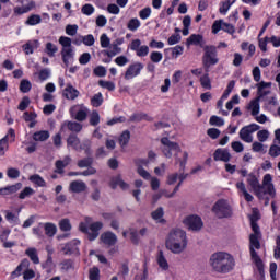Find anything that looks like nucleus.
Returning a JSON list of instances; mask_svg holds the SVG:
<instances>
[{
	"instance_id": "nucleus-41",
	"label": "nucleus",
	"mask_w": 280,
	"mask_h": 280,
	"mask_svg": "<svg viewBox=\"0 0 280 280\" xmlns=\"http://www.w3.org/2000/svg\"><path fill=\"white\" fill-rule=\"evenodd\" d=\"M140 27L141 21H139V19L137 18L129 20V22L127 23V28H129L130 32H137Z\"/></svg>"
},
{
	"instance_id": "nucleus-8",
	"label": "nucleus",
	"mask_w": 280,
	"mask_h": 280,
	"mask_svg": "<svg viewBox=\"0 0 280 280\" xmlns=\"http://www.w3.org/2000/svg\"><path fill=\"white\" fill-rule=\"evenodd\" d=\"M9 141L10 143H14V141H16V132L13 128H10L8 133L2 139H0V156L5 155V150L10 148Z\"/></svg>"
},
{
	"instance_id": "nucleus-17",
	"label": "nucleus",
	"mask_w": 280,
	"mask_h": 280,
	"mask_svg": "<svg viewBox=\"0 0 280 280\" xmlns=\"http://www.w3.org/2000/svg\"><path fill=\"white\" fill-rule=\"evenodd\" d=\"M30 268V260L27 258H24L21 260V262L18 265L14 271L11 272V279H19L21 275H23V270H26Z\"/></svg>"
},
{
	"instance_id": "nucleus-15",
	"label": "nucleus",
	"mask_w": 280,
	"mask_h": 280,
	"mask_svg": "<svg viewBox=\"0 0 280 280\" xmlns=\"http://www.w3.org/2000/svg\"><path fill=\"white\" fill-rule=\"evenodd\" d=\"M62 97L66 100H78L80 97V91L73 86L71 83H67L66 88L62 91Z\"/></svg>"
},
{
	"instance_id": "nucleus-60",
	"label": "nucleus",
	"mask_w": 280,
	"mask_h": 280,
	"mask_svg": "<svg viewBox=\"0 0 280 280\" xmlns=\"http://www.w3.org/2000/svg\"><path fill=\"white\" fill-rule=\"evenodd\" d=\"M269 156H272V159L280 156V147L277 144H271L269 148Z\"/></svg>"
},
{
	"instance_id": "nucleus-19",
	"label": "nucleus",
	"mask_w": 280,
	"mask_h": 280,
	"mask_svg": "<svg viewBox=\"0 0 280 280\" xmlns=\"http://www.w3.org/2000/svg\"><path fill=\"white\" fill-rule=\"evenodd\" d=\"M34 8H36V2L32 0L24 7H15L13 9V14L14 16H22V14H27V12H32Z\"/></svg>"
},
{
	"instance_id": "nucleus-7",
	"label": "nucleus",
	"mask_w": 280,
	"mask_h": 280,
	"mask_svg": "<svg viewBox=\"0 0 280 280\" xmlns=\"http://www.w3.org/2000/svg\"><path fill=\"white\" fill-rule=\"evenodd\" d=\"M260 126L253 122L250 125L244 126L241 128L238 136L242 141L245 143H253V132H257L259 130Z\"/></svg>"
},
{
	"instance_id": "nucleus-52",
	"label": "nucleus",
	"mask_w": 280,
	"mask_h": 280,
	"mask_svg": "<svg viewBox=\"0 0 280 280\" xmlns=\"http://www.w3.org/2000/svg\"><path fill=\"white\" fill-rule=\"evenodd\" d=\"M90 126H100V112L93 110L90 115Z\"/></svg>"
},
{
	"instance_id": "nucleus-54",
	"label": "nucleus",
	"mask_w": 280,
	"mask_h": 280,
	"mask_svg": "<svg viewBox=\"0 0 280 280\" xmlns=\"http://www.w3.org/2000/svg\"><path fill=\"white\" fill-rule=\"evenodd\" d=\"M30 196H34V190L32 189V187H25V188L19 194L20 200H25V198H27V197H30Z\"/></svg>"
},
{
	"instance_id": "nucleus-57",
	"label": "nucleus",
	"mask_w": 280,
	"mask_h": 280,
	"mask_svg": "<svg viewBox=\"0 0 280 280\" xmlns=\"http://www.w3.org/2000/svg\"><path fill=\"white\" fill-rule=\"evenodd\" d=\"M66 34L68 36H75L78 34V24H68L66 26Z\"/></svg>"
},
{
	"instance_id": "nucleus-6",
	"label": "nucleus",
	"mask_w": 280,
	"mask_h": 280,
	"mask_svg": "<svg viewBox=\"0 0 280 280\" xmlns=\"http://www.w3.org/2000/svg\"><path fill=\"white\" fill-rule=\"evenodd\" d=\"M212 213H214L219 220H223L224 218H231L233 215V208H231V205H229V201L225 199H219L212 207Z\"/></svg>"
},
{
	"instance_id": "nucleus-43",
	"label": "nucleus",
	"mask_w": 280,
	"mask_h": 280,
	"mask_svg": "<svg viewBox=\"0 0 280 280\" xmlns=\"http://www.w3.org/2000/svg\"><path fill=\"white\" fill-rule=\"evenodd\" d=\"M73 56V49L71 47L63 48L61 51L62 62L69 65V58Z\"/></svg>"
},
{
	"instance_id": "nucleus-56",
	"label": "nucleus",
	"mask_w": 280,
	"mask_h": 280,
	"mask_svg": "<svg viewBox=\"0 0 280 280\" xmlns=\"http://www.w3.org/2000/svg\"><path fill=\"white\" fill-rule=\"evenodd\" d=\"M210 126H219L222 127L224 125V119H222L220 116H211L209 120Z\"/></svg>"
},
{
	"instance_id": "nucleus-35",
	"label": "nucleus",
	"mask_w": 280,
	"mask_h": 280,
	"mask_svg": "<svg viewBox=\"0 0 280 280\" xmlns=\"http://www.w3.org/2000/svg\"><path fill=\"white\" fill-rule=\"evenodd\" d=\"M118 142L121 148H126L130 143V130L122 131L118 138Z\"/></svg>"
},
{
	"instance_id": "nucleus-27",
	"label": "nucleus",
	"mask_w": 280,
	"mask_h": 280,
	"mask_svg": "<svg viewBox=\"0 0 280 280\" xmlns=\"http://www.w3.org/2000/svg\"><path fill=\"white\" fill-rule=\"evenodd\" d=\"M156 261L161 270H170V262H167V258H165L163 250L158 252Z\"/></svg>"
},
{
	"instance_id": "nucleus-23",
	"label": "nucleus",
	"mask_w": 280,
	"mask_h": 280,
	"mask_svg": "<svg viewBox=\"0 0 280 280\" xmlns=\"http://www.w3.org/2000/svg\"><path fill=\"white\" fill-rule=\"evenodd\" d=\"M101 242L107 246H115L117 244V235L113 232H104L101 235Z\"/></svg>"
},
{
	"instance_id": "nucleus-39",
	"label": "nucleus",
	"mask_w": 280,
	"mask_h": 280,
	"mask_svg": "<svg viewBox=\"0 0 280 280\" xmlns=\"http://www.w3.org/2000/svg\"><path fill=\"white\" fill-rule=\"evenodd\" d=\"M33 139L34 141H47V139H49V131L47 130L36 131L33 135Z\"/></svg>"
},
{
	"instance_id": "nucleus-45",
	"label": "nucleus",
	"mask_w": 280,
	"mask_h": 280,
	"mask_svg": "<svg viewBox=\"0 0 280 280\" xmlns=\"http://www.w3.org/2000/svg\"><path fill=\"white\" fill-rule=\"evenodd\" d=\"M86 117H89V109H79L74 116L77 121H86Z\"/></svg>"
},
{
	"instance_id": "nucleus-40",
	"label": "nucleus",
	"mask_w": 280,
	"mask_h": 280,
	"mask_svg": "<svg viewBox=\"0 0 280 280\" xmlns=\"http://www.w3.org/2000/svg\"><path fill=\"white\" fill-rule=\"evenodd\" d=\"M78 167L81 170L84 167H91L93 165V158L91 155H88L86 158L79 160L77 162Z\"/></svg>"
},
{
	"instance_id": "nucleus-3",
	"label": "nucleus",
	"mask_w": 280,
	"mask_h": 280,
	"mask_svg": "<svg viewBox=\"0 0 280 280\" xmlns=\"http://www.w3.org/2000/svg\"><path fill=\"white\" fill-rule=\"evenodd\" d=\"M165 246L174 255H180L187 248V233L180 229L172 230L166 238Z\"/></svg>"
},
{
	"instance_id": "nucleus-53",
	"label": "nucleus",
	"mask_w": 280,
	"mask_h": 280,
	"mask_svg": "<svg viewBox=\"0 0 280 280\" xmlns=\"http://www.w3.org/2000/svg\"><path fill=\"white\" fill-rule=\"evenodd\" d=\"M98 86H102V89H107V91H115V82L113 81H98Z\"/></svg>"
},
{
	"instance_id": "nucleus-5",
	"label": "nucleus",
	"mask_w": 280,
	"mask_h": 280,
	"mask_svg": "<svg viewBox=\"0 0 280 280\" xmlns=\"http://www.w3.org/2000/svg\"><path fill=\"white\" fill-rule=\"evenodd\" d=\"M102 229H104V223H102V221L93 222L90 226L86 225L85 222L79 224V231L88 235L89 242H95V240L100 237V231H102Z\"/></svg>"
},
{
	"instance_id": "nucleus-37",
	"label": "nucleus",
	"mask_w": 280,
	"mask_h": 280,
	"mask_svg": "<svg viewBox=\"0 0 280 280\" xmlns=\"http://www.w3.org/2000/svg\"><path fill=\"white\" fill-rule=\"evenodd\" d=\"M249 108L252 109L253 117H257V115H259V110H260L259 97H256L253 101H250Z\"/></svg>"
},
{
	"instance_id": "nucleus-51",
	"label": "nucleus",
	"mask_w": 280,
	"mask_h": 280,
	"mask_svg": "<svg viewBox=\"0 0 280 280\" xmlns=\"http://www.w3.org/2000/svg\"><path fill=\"white\" fill-rule=\"evenodd\" d=\"M100 267H92L89 269V280H100Z\"/></svg>"
},
{
	"instance_id": "nucleus-47",
	"label": "nucleus",
	"mask_w": 280,
	"mask_h": 280,
	"mask_svg": "<svg viewBox=\"0 0 280 280\" xmlns=\"http://www.w3.org/2000/svg\"><path fill=\"white\" fill-rule=\"evenodd\" d=\"M7 176L12 180H16V178L21 176V171H19V168L10 167L7 170Z\"/></svg>"
},
{
	"instance_id": "nucleus-22",
	"label": "nucleus",
	"mask_w": 280,
	"mask_h": 280,
	"mask_svg": "<svg viewBox=\"0 0 280 280\" xmlns=\"http://www.w3.org/2000/svg\"><path fill=\"white\" fill-rule=\"evenodd\" d=\"M117 186H119L120 189H122L124 191H126V189L130 188V185L128 183L124 182V179L121 178V175L116 176L109 183V187L112 189H117Z\"/></svg>"
},
{
	"instance_id": "nucleus-12",
	"label": "nucleus",
	"mask_w": 280,
	"mask_h": 280,
	"mask_svg": "<svg viewBox=\"0 0 280 280\" xmlns=\"http://www.w3.org/2000/svg\"><path fill=\"white\" fill-rule=\"evenodd\" d=\"M131 51H136L139 58H145L150 54V47L148 45L141 46V39H133L130 44Z\"/></svg>"
},
{
	"instance_id": "nucleus-29",
	"label": "nucleus",
	"mask_w": 280,
	"mask_h": 280,
	"mask_svg": "<svg viewBox=\"0 0 280 280\" xmlns=\"http://www.w3.org/2000/svg\"><path fill=\"white\" fill-rule=\"evenodd\" d=\"M236 189H238V191H241V194H243L246 202H253L254 197H253V195H250V192H248V190H246V184H244V182H237Z\"/></svg>"
},
{
	"instance_id": "nucleus-24",
	"label": "nucleus",
	"mask_w": 280,
	"mask_h": 280,
	"mask_svg": "<svg viewBox=\"0 0 280 280\" xmlns=\"http://www.w3.org/2000/svg\"><path fill=\"white\" fill-rule=\"evenodd\" d=\"M69 189L72 194H82V191H86V184L82 180H73L70 183Z\"/></svg>"
},
{
	"instance_id": "nucleus-55",
	"label": "nucleus",
	"mask_w": 280,
	"mask_h": 280,
	"mask_svg": "<svg viewBox=\"0 0 280 280\" xmlns=\"http://www.w3.org/2000/svg\"><path fill=\"white\" fill-rule=\"evenodd\" d=\"M268 137H270V132L266 129L259 130L257 132V139H258V141H260V143L268 141Z\"/></svg>"
},
{
	"instance_id": "nucleus-34",
	"label": "nucleus",
	"mask_w": 280,
	"mask_h": 280,
	"mask_svg": "<svg viewBox=\"0 0 280 280\" xmlns=\"http://www.w3.org/2000/svg\"><path fill=\"white\" fill-rule=\"evenodd\" d=\"M43 23V18L38 14H31L25 21V25L34 27L35 25H40Z\"/></svg>"
},
{
	"instance_id": "nucleus-10",
	"label": "nucleus",
	"mask_w": 280,
	"mask_h": 280,
	"mask_svg": "<svg viewBox=\"0 0 280 280\" xmlns=\"http://www.w3.org/2000/svg\"><path fill=\"white\" fill-rule=\"evenodd\" d=\"M184 224H186V226H188L190 231H200L202 226H205V223L202 222V218L196 214H191L187 217L184 220Z\"/></svg>"
},
{
	"instance_id": "nucleus-1",
	"label": "nucleus",
	"mask_w": 280,
	"mask_h": 280,
	"mask_svg": "<svg viewBox=\"0 0 280 280\" xmlns=\"http://www.w3.org/2000/svg\"><path fill=\"white\" fill-rule=\"evenodd\" d=\"M161 144L163 145L162 152L164 154V156H166V159H172L173 153L172 152H176L175 156H178V153L182 152L180 150V144H178L177 142H172L170 140V138L167 137H163L161 138ZM189 159V153H187V151H184L183 153V159L180 158H176L175 159V163L179 164V175H178V179L180 183V185H183V183L185 182V179L189 176V174H185V167L187 166V160Z\"/></svg>"
},
{
	"instance_id": "nucleus-28",
	"label": "nucleus",
	"mask_w": 280,
	"mask_h": 280,
	"mask_svg": "<svg viewBox=\"0 0 280 280\" xmlns=\"http://www.w3.org/2000/svg\"><path fill=\"white\" fill-rule=\"evenodd\" d=\"M67 145L68 148H73L78 152L80 148V138L77 133H70L67 138Z\"/></svg>"
},
{
	"instance_id": "nucleus-31",
	"label": "nucleus",
	"mask_w": 280,
	"mask_h": 280,
	"mask_svg": "<svg viewBox=\"0 0 280 280\" xmlns=\"http://www.w3.org/2000/svg\"><path fill=\"white\" fill-rule=\"evenodd\" d=\"M163 215H165L163 207H159L155 211L151 213V218L160 222V224H165L167 222L165 219H163Z\"/></svg>"
},
{
	"instance_id": "nucleus-14",
	"label": "nucleus",
	"mask_w": 280,
	"mask_h": 280,
	"mask_svg": "<svg viewBox=\"0 0 280 280\" xmlns=\"http://www.w3.org/2000/svg\"><path fill=\"white\" fill-rule=\"evenodd\" d=\"M262 187H266V190L262 189L264 196L268 194L271 198L277 196V190L275 189V184H272V175L266 174L262 178Z\"/></svg>"
},
{
	"instance_id": "nucleus-2",
	"label": "nucleus",
	"mask_w": 280,
	"mask_h": 280,
	"mask_svg": "<svg viewBox=\"0 0 280 280\" xmlns=\"http://www.w3.org/2000/svg\"><path fill=\"white\" fill-rule=\"evenodd\" d=\"M212 272L217 275H229L235 269V258L226 252H215L209 259Z\"/></svg>"
},
{
	"instance_id": "nucleus-13",
	"label": "nucleus",
	"mask_w": 280,
	"mask_h": 280,
	"mask_svg": "<svg viewBox=\"0 0 280 280\" xmlns=\"http://www.w3.org/2000/svg\"><path fill=\"white\" fill-rule=\"evenodd\" d=\"M143 63L141 62H135L129 65L125 72V80H132L133 78H137V75H141V71H143Z\"/></svg>"
},
{
	"instance_id": "nucleus-18",
	"label": "nucleus",
	"mask_w": 280,
	"mask_h": 280,
	"mask_svg": "<svg viewBox=\"0 0 280 280\" xmlns=\"http://www.w3.org/2000/svg\"><path fill=\"white\" fill-rule=\"evenodd\" d=\"M30 268V260L27 258H24L21 260V262L18 265L14 271L11 272V279H19L21 275H23V270H26Z\"/></svg>"
},
{
	"instance_id": "nucleus-46",
	"label": "nucleus",
	"mask_w": 280,
	"mask_h": 280,
	"mask_svg": "<svg viewBox=\"0 0 280 280\" xmlns=\"http://www.w3.org/2000/svg\"><path fill=\"white\" fill-rule=\"evenodd\" d=\"M59 229L65 233L71 231V221L69 219H62L59 221Z\"/></svg>"
},
{
	"instance_id": "nucleus-30",
	"label": "nucleus",
	"mask_w": 280,
	"mask_h": 280,
	"mask_svg": "<svg viewBox=\"0 0 280 280\" xmlns=\"http://www.w3.org/2000/svg\"><path fill=\"white\" fill-rule=\"evenodd\" d=\"M25 255L31 259V261L35 265L40 264V258L38 257V250L34 247H28L25 250Z\"/></svg>"
},
{
	"instance_id": "nucleus-49",
	"label": "nucleus",
	"mask_w": 280,
	"mask_h": 280,
	"mask_svg": "<svg viewBox=\"0 0 280 280\" xmlns=\"http://www.w3.org/2000/svg\"><path fill=\"white\" fill-rule=\"evenodd\" d=\"M46 51L50 58H54V56H56L58 52V46L54 45L51 42H48L46 44Z\"/></svg>"
},
{
	"instance_id": "nucleus-59",
	"label": "nucleus",
	"mask_w": 280,
	"mask_h": 280,
	"mask_svg": "<svg viewBox=\"0 0 280 280\" xmlns=\"http://www.w3.org/2000/svg\"><path fill=\"white\" fill-rule=\"evenodd\" d=\"M83 45H85L86 47H93V45H95V37L93 36V34L83 36Z\"/></svg>"
},
{
	"instance_id": "nucleus-44",
	"label": "nucleus",
	"mask_w": 280,
	"mask_h": 280,
	"mask_svg": "<svg viewBox=\"0 0 280 280\" xmlns=\"http://www.w3.org/2000/svg\"><path fill=\"white\" fill-rule=\"evenodd\" d=\"M20 91L21 93H30L32 91V82L27 79H23L20 82Z\"/></svg>"
},
{
	"instance_id": "nucleus-36",
	"label": "nucleus",
	"mask_w": 280,
	"mask_h": 280,
	"mask_svg": "<svg viewBox=\"0 0 280 280\" xmlns=\"http://www.w3.org/2000/svg\"><path fill=\"white\" fill-rule=\"evenodd\" d=\"M102 104H104V96L102 95L101 92L94 94V96L91 98V105L94 108H100V106H102Z\"/></svg>"
},
{
	"instance_id": "nucleus-16",
	"label": "nucleus",
	"mask_w": 280,
	"mask_h": 280,
	"mask_svg": "<svg viewBox=\"0 0 280 280\" xmlns=\"http://www.w3.org/2000/svg\"><path fill=\"white\" fill-rule=\"evenodd\" d=\"M214 161H222L223 163H229L231 161V153L228 149L219 148L213 153Z\"/></svg>"
},
{
	"instance_id": "nucleus-62",
	"label": "nucleus",
	"mask_w": 280,
	"mask_h": 280,
	"mask_svg": "<svg viewBox=\"0 0 280 280\" xmlns=\"http://www.w3.org/2000/svg\"><path fill=\"white\" fill-rule=\"evenodd\" d=\"M224 20H217L212 24V34H218L223 27Z\"/></svg>"
},
{
	"instance_id": "nucleus-25",
	"label": "nucleus",
	"mask_w": 280,
	"mask_h": 280,
	"mask_svg": "<svg viewBox=\"0 0 280 280\" xmlns=\"http://www.w3.org/2000/svg\"><path fill=\"white\" fill-rule=\"evenodd\" d=\"M39 226L44 228L47 237H54L58 233V228L51 222L39 223Z\"/></svg>"
},
{
	"instance_id": "nucleus-26",
	"label": "nucleus",
	"mask_w": 280,
	"mask_h": 280,
	"mask_svg": "<svg viewBox=\"0 0 280 280\" xmlns=\"http://www.w3.org/2000/svg\"><path fill=\"white\" fill-rule=\"evenodd\" d=\"M202 43H205V37L200 34H192L186 40L187 45H196V46L199 45L205 49V46H202Z\"/></svg>"
},
{
	"instance_id": "nucleus-58",
	"label": "nucleus",
	"mask_w": 280,
	"mask_h": 280,
	"mask_svg": "<svg viewBox=\"0 0 280 280\" xmlns=\"http://www.w3.org/2000/svg\"><path fill=\"white\" fill-rule=\"evenodd\" d=\"M151 62L159 63L161 60H163V52L161 51H152L150 55Z\"/></svg>"
},
{
	"instance_id": "nucleus-9",
	"label": "nucleus",
	"mask_w": 280,
	"mask_h": 280,
	"mask_svg": "<svg viewBox=\"0 0 280 280\" xmlns=\"http://www.w3.org/2000/svg\"><path fill=\"white\" fill-rule=\"evenodd\" d=\"M247 184L249 185V187H252V189L254 190V194L257 196V198L259 200H261V198H264V186H261L259 184V179L257 178V176L253 173H250L247 177Z\"/></svg>"
},
{
	"instance_id": "nucleus-64",
	"label": "nucleus",
	"mask_w": 280,
	"mask_h": 280,
	"mask_svg": "<svg viewBox=\"0 0 280 280\" xmlns=\"http://www.w3.org/2000/svg\"><path fill=\"white\" fill-rule=\"evenodd\" d=\"M180 34H173L168 37L167 43L168 45H178L180 43Z\"/></svg>"
},
{
	"instance_id": "nucleus-61",
	"label": "nucleus",
	"mask_w": 280,
	"mask_h": 280,
	"mask_svg": "<svg viewBox=\"0 0 280 280\" xmlns=\"http://www.w3.org/2000/svg\"><path fill=\"white\" fill-rule=\"evenodd\" d=\"M82 14H85V16H91L93 12H95V7L93 4H84L81 9Z\"/></svg>"
},
{
	"instance_id": "nucleus-33",
	"label": "nucleus",
	"mask_w": 280,
	"mask_h": 280,
	"mask_svg": "<svg viewBox=\"0 0 280 280\" xmlns=\"http://www.w3.org/2000/svg\"><path fill=\"white\" fill-rule=\"evenodd\" d=\"M23 187V184L21 183H16L14 185L11 186H7L4 188H0V195L1 194H16V191H19L21 188Z\"/></svg>"
},
{
	"instance_id": "nucleus-32",
	"label": "nucleus",
	"mask_w": 280,
	"mask_h": 280,
	"mask_svg": "<svg viewBox=\"0 0 280 280\" xmlns=\"http://www.w3.org/2000/svg\"><path fill=\"white\" fill-rule=\"evenodd\" d=\"M91 145H92L91 140L84 139L82 141V143L79 144V150H77V152H82V150H83V152L86 156H91V154H93V152L91 151Z\"/></svg>"
},
{
	"instance_id": "nucleus-20",
	"label": "nucleus",
	"mask_w": 280,
	"mask_h": 280,
	"mask_svg": "<svg viewBox=\"0 0 280 280\" xmlns=\"http://www.w3.org/2000/svg\"><path fill=\"white\" fill-rule=\"evenodd\" d=\"M68 165H71V156L66 155L63 160H57L55 162V174H65V167H68Z\"/></svg>"
},
{
	"instance_id": "nucleus-38",
	"label": "nucleus",
	"mask_w": 280,
	"mask_h": 280,
	"mask_svg": "<svg viewBox=\"0 0 280 280\" xmlns=\"http://www.w3.org/2000/svg\"><path fill=\"white\" fill-rule=\"evenodd\" d=\"M30 180L34 183V185H37V187H47V182L38 174L32 175Z\"/></svg>"
},
{
	"instance_id": "nucleus-11",
	"label": "nucleus",
	"mask_w": 280,
	"mask_h": 280,
	"mask_svg": "<svg viewBox=\"0 0 280 280\" xmlns=\"http://www.w3.org/2000/svg\"><path fill=\"white\" fill-rule=\"evenodd\" d=\"M259 237L260 236H258L257 234L249 235V253H250L252 260L261 259V257H259V254H257V250L261 248V243L259 242Z\"/></svg>"
},
{
	"instance_id": "nucleus-42",
	"label": "nucleus",
	"mask_w": 280,
	"mask_h": 280,
	"mask_svg": "<svg viewBox=\"0 0 280 280\" xmlns=\"http://www.w3.org/2000/svg\"><path fill=\"white\" fill-rule=\"evenodd\" d=\"M200 84H201L202 89H207L208 91H211V78H209V72H206L200 78Z\"/></svg>"
},
{
	"instance_id": "nucleus-21",
	"label": "nucleus",
	"mask_w": 280,
	"mask_h": 280,
	"mask_svg": "<svg viewBox=\"0 0 280 280\" xmlns=\"http://www.w3.org/2000/svg\"><path fill=\"white\" fill-rule=\"evenodd\" d=\"M70 130V132H82V124L80 122H75V121H71V120H66L62 122L61 125V130Z\"/></svg>"
},
{
	"instance_id": "nucleus-50",
	"label": "nucleus",
	"mask_w": 280,
	"mask_h": 280,
	"mask_svg": "<svg viewBox=\"0 0 280 280\" xmlns=\"http://www.w3.org/2000/svg\"><path fill=\"white\" fill-rule=\"evenodd\" d=\"M252 261H254L260 277H266V271L264 270V260H261V258H256Z\"/></svg>"
},
{
	"instance_id": "nucleus-63",
	"label": "nucleus",
	"mask_w": 280,
	"mask_h": 280,
	"mask_svg": "<svg viewBox=\"0 0 280 280\" xmlns=\"http://www.w3.org/2000/svg\"><path fill=\"white\" fill-rule=\"evenodd\" d=\"M148 264H143V272L141 275H136L135 280H148Z\"/></svg>"
},
{
	"instance_id": "nucleus-48",
	"label": "nucleus",
	"mask_w": 280,
	"mask_h": 280,
	"mask_svg": "<svg viewBox=\"0 0 280 280\" xmlns=\"http://www.w3.org/2000/svg\"><path fill=\"white\" fill-rule=\"evenodd\" d=\"M32 101H30V96H23V98L21 100L19 106H18V110H21L22 113L24 110H27V108L30 107Z\"/></svg>"
},
{
	"instance_id": "nucleus-4",
	"label": "nucleus",
	"mask_w": 280,
	"mask_h": 280,
	"mask_svg": "<svg viewBox=\"0 0 280 280\" xmlns=\"http://www.w3.org/2000/svg\"><path fill=\"white\" fill-rule=\"evenodd\" d=\"M202 67L206 73H209L211 67H215L220 62L218 58V47L213 45L203 46Z\"/></svg>"
}]
</instances>
